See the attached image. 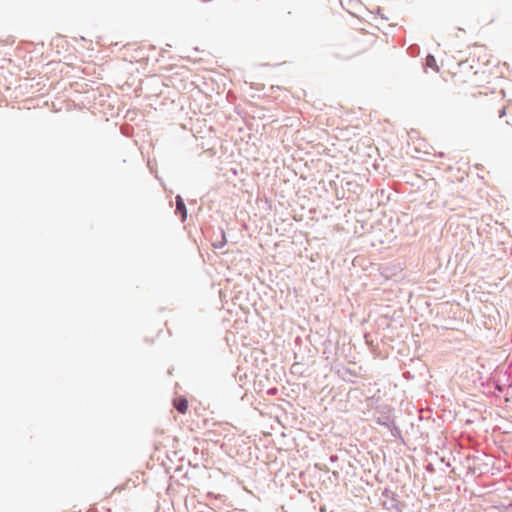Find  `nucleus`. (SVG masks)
<instances>
[{
    "label": "nucleus",
    "mask_w": 512,
    "mask_h": 512,
    "mask_svg": "<svg viewBox=\"0 0 512 512\" xmlns=\"http://www.w3.org/2000/svg\"><path fill=\"white\" fill-rule=\"evenodd\" d=\"M391 431L392 436L394 437H400L401 431L400 429L393 423V425L389 428Z\"/></svg>",
    "instance_id": "nucleus-6"
},
{
    "label": "nucleus",
    "mask_w": 512,
    "mask_h": 512,
    "mask_svg": "<svg viewBox=\"0 0 512 512\" xmlns=\"http://www.w3.org/2000/svg\"><path fill=\"white\" fill-rule=\"evenodd\" d=\"M227 243L226 235L223 229L219 228V239L213 242V246L216 249H222Z\"/></svg>",
    "instance_id": "nucleus-5"
},
{
    "label": "nucleus",
    "mask_w": 512,
    "mask_h": 512,
    "mask_svg": "<svg viewBox=\"0 0 512 512\" xmlns=\"http://www.w3.org/2000/svg\"><path fill=\"white\" fill-rule=\"evenodd\" d=\"M429 471H432L433 470V467L431 464H429L428 468H427Z\"/></svg>",
    "instance_id": "nucleus-12"
},
{
    "label": "nucleus",
    "mask_w": 512,
    "mask_h": 512,
    "mask_svg": "<svg viewBox=\"0 0 512 512\" xmlns=\"http://www.w3.org/2000/svg\"><path fill=\"white\" fill-rule=\"evenodd\" d=\"M429 58H431V60H429V63H432V61L435 62V59L433 56H429Z\"/></svg>",
    "instance_id": "nucleus-10"
},
{
    "label": "nucleus",
    "mask_w": 512,
    "mask_h": 512,
    "mask_svg": "<svg viewBox=\"0 0 512 512\" xmlns=\"http://www.w3.org/2000/svg\"><path fill=\"white\" fill-rule=\"evenodd\" d=\"M382 497L390 500V505L388 508L396 509L399 512L402 510L404 505L398 500L399 496L396 492L385 488L382 492Z\"/></svg>",
    "instance_id": "nucleus-2"
},
{
    "label": "nucleus",
    "mask_w": 512,
    "mask_h": 512,
    "mask_svg": "<svg viewBox=\"0 0 512 512\" xmlns=\"http://www.w3.org/2000/svg\"><path fill=\"white\" fill-rule=\"evenodd\" d=\"M176 208L175 214L179 216L181 222H184L187 219V208L184 202V199L181 195H177L175 197Z\"/></svg>",
    "instance_id": "nucleus-3"
},
{
    "label": "nucleus",
    "mask_w": 512,
    "mask_h": 512,
    "mask_svg": "<svg viewBox=\"0 0 512 512\" xmlns=\"http://www.w3.org/2000/svg\"><path fill=\"white\" fill-rule=\"evenodd\" d=\"M429 58H431V60H429V63H432V61L435 62V59L433 56H429Z\"/></svg>",
    "instance_id": "nucleus-11"
},
{
    "label": "nucleus",
    "mask_w": 512,
    "mask_h": 512,
    "mask_svg": "<svg viewBox=\"0 0 512 512\" xmlns=\"http://www.w3.org/2000/svg\"><path fill=\"white\" fill-rule=\"evenodd\" d=\"M505 115H506V108H505V107H502V108L498 111V117H499V118H503Z\"/></svg>",
    "instance_id": "nucleus-7"
},
{
    "label": "nucleus",
    "mask_w": 512,
    "mask_h": 512,
    "mask_svg": "<svg viewBox=\"0 0 512 512\" xmlns=\"http://www.w3.org/2000/svg\"><path fill=\"white\" fill-rule=\"evenodd\" d=\"M393 409L389 405H380L375 409V422L386 428L393 425V418L391 416Z\"/></svg>",
    "instance_id": "nucleus-1"
},
{
    "label": "nucleus",
    "mask_w": 512,
    "mask_h": 512,
    "mask_svg": "<svg viewBox=\"0 0 512 512\" xmlns=\"http://www.w3.org/2000/svg\"><path fill=\"white\" fill-rule=\"evenodd\" d=\"M173 406L180 414H185L188 409V401L184 396H180L173 400Z\"/></svg>",
    "instance_id": "nucleus-4"
},
{
    "label": "nucleus",
    "mask_w": 512,
    "mask_h": 512,
    "mask_svg": "<svg viewBox=\"0 0 512 512\" xmlns=\"http://www.w3.org/2000/svg\"><path fill=\"white\" fill-rule=\"evenodd\" d=\"M496 389H497L499 392H503V388H502V386H500V385H498V384H497V386H496Z\"/></svg>",
    "instance_id": "nucleus-9"
},
{
    "label": "nucleus",
    "mask_w": 512,
    "mask_h": 512,
    "mask_svg": "<svg viewBox=\"0 0 512 512\" xmlns=\"http://www.w3.org/2000/svg\"><path fill=\"white\" fill-rule=\"evenodd\" d=\"M329 459H330V461H331V462H335V461H337V460H338V456H337V455H331V456L329 457Z\"/></svg>",
    "instance_id": "nucleus-8"
}]
</instances>
